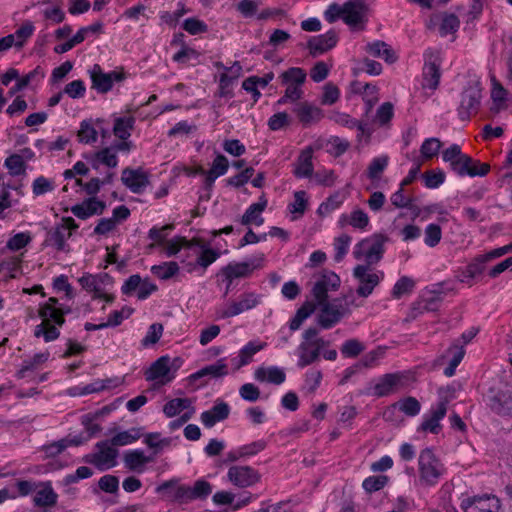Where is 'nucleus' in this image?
<instances>
[{"label":"nucleus","mask_w":512,"mask_h":512,"mask_svg":"<svg viewBox=\"0 0 512 512\" xmlns=\"http://www.w3.org/2000/svg\"><path fill=\"white\" fill-rule=\"evenodd\" d=\"M387 241V236L374 234L356 244L353 250V256L357 260L364 259V265H375L382 259L385 251L384 245Z\"/></svg>","instance_id":"1"},{"label":"nucleus","mask_w":512,"mask_h":512,"mask_svg":"<svg viewBox=\"0 0 512 512\" xmlns=\"http://www.w3.org/2000/svg\"><path fill=\"white\" fill-rule=\"evenodd\" d=\"M317 304L321 306L317 322L323 329H329L350 313L349 305L353 304V301H349L348 296L345 295L343 298H335L330 302L325 300Z\"/></svg>","instance_id":"2"},{"label":"nucleus","mask_w":512,"mask_h":512,"mask_svg":"<svg viewBox=\"0 0 512 512\" xmlns=\"http://www.w3.org/2000/svg\"><path fill=\"white\" fill-rule=\"evenodd\" d=\"M485 401L493 413L512 418V386L508 383L491 387Z\"/></svg>","instance_id":"3"},{"label":"nucleus","mask_w":512,"mask_h":512,"mask_svg":"<svg viewBox=\"0 0 512 512\" xmlns=\"http://www.w3.org/2000/svg\"><path fill=\"white\" fill-rule=\"evenodd\" d=\"M420 480L426 485H435L445 472L444 465L431 448L423 449L418 458Z\"/></svg>","instance_id":"4"},{"label":"nucleus","mask_w":512,"mask_h":512,"mask_svg":"<svg viewBox=\"0 0 512 512\" xmlns=\"http://www.w3.org/2000/svg\"><path fill=\"white\" fill-rule=\"evenodd\" d=\"M481 83L479 80H470L461 94L458 115L461 120H468L477 113L481 102Z\"/></svg>","instance_id":"5"},{"label":"nucleus","mask_w":512,"mask_h":512,"mask_svg":"<svg viewBox=\"0 0 512 512\" xmlns=\"http://www.w3.org/2000/svg\"><path fill=\"white\" fill-rule=\"evenodd\" d=\"M353 276L358 282L356 293L360 297L366 298L373 293L375 287L384 278V272L373 271L368 265H357L353 269Z\"/></svg>","instance_id":"6"},{"label":"nucleus","mask_w":512,"mask_h":512,"mask_svg":"<svg viewBox=\"0 0 512 512\" xmlns=\"http://www.w3.org/2000/svg\"><path fill=\"white\" fill-rule=\"evenodd\" d=\"M425 64L423 68V87L435 90L440 81V51L436 49H427L424 53Z\"/></svg>","instance_id":"7"},{"label":"nucleus","mask_w":512,"mask_h":512,"mask_svg":"<svg viewBox=\"0 0 512 512\" xmlns=\"http://www.w3.org/2000/svg\"><path fill=\"white\" fill-rule=\"evenodd\" d=\"M262 296L254 292L241 294L237 301L232 302L227 309L219 310L217 318L225 319L239 315L247 310L255 308L261 303Z\"/></svg>","instance_id":"8"},{"label":"nucleus","mask_w":512,"mask_h":512,"mask_svg":"<svg viewBox=\"0 0 512 512\" xmlns=\"http://www.w3.org/2000/svg\"><path fill=\"white\" fill-rule=\"evenodd\" d=\"M96 449L97 451L92 455V464L102 471L116 466L119 451L110 440L98 442Z\"/></svg>","instance_id":"9"},{"label":"nucleus","mask_w":512,"mask_h":512,"mask_svg":"<svg viewBox=\"0 0 512 512\" xmlns=\"http://www.w3.org/2000/svg\"><path fill=\"white\" fill-rule=\"evenodd\" d=\"M227 478L234 486L247 488L258 483L261 475L251 466L234 465L229 468Z\"/></svg>","instance_id":"10"},{"label":"nucleus","mask_w":512,"mask_h":512,"mask_svg":"<svg viewBox=\"0 0 512 512\" xmlns=\"http://www.w3.org/2000/svg\"><path fill=\"white\" fill-rule=\"evenodd\" d=\"M461 507L465 512H499L501 503L495 495H478L462 501Z\"/></svg>","instance_id":"11"},{"label":"nucleus","mask_w":512,"mask_h":512,"mask_svg":"<svg viewBox=\"0 0 512 512\" xmlns=\"http://www.w3.org/2000/svg\"><path fill=\"white\" fill-rule=\"evenodd\" d=\"M367 5L364 0H349L343 4V21L354 29H363Z\"/></svg>","instance_id":"12"},{"label":"nucleus","mask_w":512,"mask_h":512,"mask_svg":"<svg viewBox=\"0 0 512 512\" xmlns=\"http://www.w3.org/2000/svg\"><path fill=\"white\" fill-rule=\"evenodd\" d=\"M451 169L459 176H485L490 169L486 163H480L473 160L468 155L463 154L456 162L451 165Z\"/></svg>","instance_id":"13"},{"label":"nucleus","mask_w":512,"mask_h":512,"mask_svg":"<svg viewBox=\"0 0 512 512\" xmlns=\"http://www.w3.org/2000/svg\"><path fill=\"white\" fill-rule=\"evenodd\" d=\"M340 285V278L332 271H324L315 282L312 294L317 303H323L327 300L328 292L336 290Z\"/></svg>","instance_id":"14"},{"label":"nucleus","mask_w":512,"mask_h":512,"mask_svg":"<svg viewBox=\"0 0 512 512\" xmlns=\"http://www.w3.org/2000/svg\"><path fill=\"white\" fill-rule=\"evenodd\" d=\"M92 80V88L96 89L99 93H107L113 87L114 82L123 80L124 76L118 72L104 73L98 64L93 66L90 71Z\"/></svg>","instance_id":"15"},{"label":"nucleus","mask_w":512,"mask_h":512,"mask_svg":"<svg viewBox=\"0 0 512 512\" xmlns=\"http://www.w3.org/2000/svg\"><path fill=\"white\" fill-rule=\"evenodd\" d=\"M169 364L170 359L168 356L158 358L146 371V380L157 381V383L161 385L169 383L174 378Z\"/></svg>","instance_id":"16"},{"label":"nucleus","mask_w":512,"mask_h":512,"mask_svg":"<svg viewBox=\"0 0 512 512\" xmlns=\"http://www.w3.org/2000/svg\"><path fill=\"white\" fill-rule=\"evenodd\" d=\"M121 180L133 193L140 194L149 185L148 174L141 169L125 168Z\"/></svg>","instance_id":"17"},{"label":"nucleus","mask_w":512,"mask_h":512,"mask_svg":"<svg viewBox=\"0 0 512 512\" xmlns=\"http://www.w3.org/2000/svg\"><path fill=\"white\" fill-rule=\"evenodd\" d=\"M157 493H168V497L181 503L192 501L191 486L177 485L176 481L170 480L162 483L156 488Z\"/></svg>","instance_id":"18"},{"label":"nucleus","mask_w":512,"mask_h":512,"mask_svg":"<svg viewBox=\"0 0 512 512\" xmlns=\"http://www.w3.org/2000/svg\"><path fill=\"white\" fill-rule=\"evenodd\" d=\"M447 404V398L445 400H441L437 404V407L431 410L430 416L424 418L418 430L437 434L441 429L440 421L446 415Z\"/></svg>","instance_id":"19"},{"label":"nucleus","mask_w":512,"mask_h":512,"mask_svg":"<svg viewBox=\"0 0 512 512\" xmlns=\"http://www.w3.org/2000/svg\"><path fill=\"white\" fill-rule=\"evenodd\" d=\"M337 41V33L334 30H330L325 34L311 37L307 46L311 55L317 56L332 49L337 44Z\"/></svg>","instance_id":"20"},{"label":"nucleus","mask_w":512,"mask_h":512,"mask_svg":"<svg viewBox=\"0 0 512 512\" xmlns=\"http://www.w3.org/2000/svg\"><path fill=\"white\" fill-rule=\"evenodd\" d=\"M230 407L227 403L221 401L216 403L210 410L201 414V421L207 428L213 427L217 422L228 418Z\"/></svg>","instance_id":"21"},{"label":"nucleus","mask_w":512,"mask_h":512,"mask_svg":"<svg viewBox=\"0 0 512 512\" xmlns=\"http://www.w3.org/2000/svg\"><path fill=\"white\" fill-rule=\"evenodd\" d=\"M294 112L296 113L299 121L304 126H309L311 124L317 123L323 117V113L320 108L313 106L307 102L299 103L294 108Z\"/></svg>","instance_id":"22"},{"label":"nucleus","mask_w":512,"mask_h":512,"mask_svg":"<svg viewBox=\"0 0 512 512\" xmlns=\"http://www.w3.org/2000/svg\"><path fill=\"white\" fill-rule=\"evenodd\" d=\"M254 377L259 382H267L280 385L286 380V374L277 366L259 367L255 370Z\"/></svg>","instance_id":"23"},{"label":"nucleus","mask_w":512,"mask_h":512,"mask_svg":"<svg viewBox=\"0 0 512 512\" xmlns=\"http://www.w3.org/2000/svg\"><path fill=\"white\" fill-rule=\"evenodd\" d=\"M267 206V199L263 196L259 198L257 203L251 204L241 218L242 225H250L255 224L260 226L264 223V218L261 216V213L265 210Z\"/></svg>","instance_id":"24"},{"label":"nucleus","mask_w":512,"mask_h":512,"mask_svg":"<svg viewBox=\"0 0 512 512\" xmlns=\"http://www.w3.org/2000/svg\"><path fill=\"white\" fill-rule=\"evenodd\" d=\"M123 461L125 467L131 471L143 472L147 463L153 461V457L146 456L140 449L130 450L124 454Z\"/></svg>","instance_id":"25"},{"label":"nucleus","mask_w":512,"mask_h":512,"mask_svg":"<svg viewBox=\"0 0 512 512\" xmlns=\"http://www.w3.org/2000/svg\"><path fill=\"white\" fill-rule=\"evenodd\" d=\"M402 375L389 373L382 376L373 388L374 395L384 397L391 394L401 383Z\"/></svg>","instance_id":"26"},{"label":"nucleus","mask_w":512,"mask_h":512,"mask_svg":"<svg viewBox=\"0 0 512 512\" xmlns=\"http://www.w3.org/2000/svg\"><path fill=\"white\" fill-rule=\"evenodd\" d=\"M228 374L227 364L225 359H219L216 363L207 365L197 372L190 375L191 381H196L203 377L220 378Z\"/></svg>","instance_id":"27"},{"label":"nucleus","mask_w":512,"mask_h":512,"mask_svg":"<svg viewBox=\"0 0 512 512\" xmlns=\"http://www.w3.org/2000/svg\"><path fill=\"white\" fill-rule=\"evenodd\" d=\"M334 121L349 129H357V138L360 140L363 136L369 137L371 135V129L367 123H363L356 119H353L350 115L345 113H337L333 117Z\"/></svg>","instance_id":"28"},{"label":"nucleus","mask_w":512,"mask_h":512,"mask_svg":"<svg viewBox=\"0 0 512 512\" xmlns=\"http://www.w3.org/2000/svg\"><path fill=\"white\" fill-rule=\"evenodd\" d=\"M365 49L370 55L382 58L389 64H392L397 60V56L393 49L384 41L377 40L372 43H368Z\"/></svg>","instance_id":"29"},{"label":"nucleus","mask_w":512,"mask_h":512,"mask_svg":"<svg viewBox=\"0 0 512 512\" xmlns=\"http://www.w3.org/2000/svg\"><path fill=\"white\" fill-rule=\"evenodd\" d=\"M42 488L38 490L33 498L37 507H51L57 502V494L54 492L50 482L41 483Z\"/></svg>","instance_id":"30"},{"label":"nucleus","mask_w":512,"mask_h":512,"mask_svg":"<svg viewBox=\"0 0 512 512\" xmlns=\"http://www.w3.org/2000/svg\"><path fill=\"white\" fill-rule=\"evenodd\" d=\"M58 302L57 298H49L47 303L40 308L39 315L44 321H53L55 324L62 326L65 319L62 318L61 313L57 312L59 308L57 307Z\"/></svg>","instance_id":"31"},{"label":"nucleus","mask_w":512,"mask_h":512,"mask_svg":"<svg viewBox=\"0 0 512 512\" xmlns=\"http://www.w3.org/2000/svg\"><path fill=\"white\" fill-rule=\"evenodd\" d=\"M312 173V149L309 147L299 155L297 163L295 164L294 174L298 178H305L311 176Z\"/></svg>","instance_id":"32"},{"label":"nucleus","mask_w":512,"mask_h":512,"mask_svg":"<svg viewBox=\"0 0 512 512\" xmlns=\"http://www.w3.org/2000/svg\"><path fill=\"white\" fill-rule=\"evenodd\" d=\"M193 247L197 246L201 249L200 254L197 257L196 263L203 267L207 268L209 265H211L213 262H215L218 257L220 256V253L214 249L209 248L202 240L193 238Z\"/></svg>","instance_id":"33"},{"label":"nucleus","mask_w":512,"mask_h":512,"mask_svg":"<svg viewBox=\"0 0 512 512\" xmlns=\"http://www.w3.org/2000/svg\"><path fill=\"white\" fill-rule=\"evenodd\" d=\"M298 367L304 368L314 363L320 356L319 348L313 347L311 342L303 341L298 347Z\"/></svg>","instance_id":"34"},{"label":"nucleus","mask_w":512,"mask_h":512,"mask_svg":"<svg viewBox=\"0 0 512 512\" xmlns=\"http://www.w3.org/2000/svg\"><path fill=\"white\" fill-rule=\"evenodd\" d=\"M253 268L247 262L241 263H229L227 266L223 267L221 272L224 275L225 279L229 281V284H232V281L235 278L247 277Z\"/></svg>","instance_id":"35"},{"label":"nucleus","mask_w":512,"mask_h":512,"mask_svg":"<svg viewBox=\"0 0 512 512\" xmlns=\"http://www.w3.org/2000/svg\"><path fill=\"white\" fill-rule=\"evenodd\" d=\"M108 280H110L108 274L92 275L87 273L79 278L78 281L83 289L88 292H94V294H97L101 289V285L105 284V281Z\"/></svg>","instance_id":"36"},{"label":"nucleus","mask_w":512,"mask_h":512,"mask_svg":"<svg viewBox=\"0 0 512 512\" xmlns=\"http://www.w3.org/2000/svg\"><path fill=\"white\" fill-rule=\"evenodd\" d=\"M100 164L114 168L118 164V158L112 148H104L95 153L91 159V165L94 169H98Z\"/></svg>","instance_id":"37"},{"label":"nucleus","mask_w":512,"mask_h":512,"mask_svg":"<svg viewBox=\"0 0 512 512\" xmlns=\"http://www.w3.org/2000/svg\"><path fill=\"white\" fill-rule=\"evenodd\" d=\"M441 301L442 297L440 293L430 291L423 295L419 302L414 304L413 310H419L420 313L424 311H436Z\"/></svg>","instance_id":"38"},{"label":"nucleus","mask_w":512,"mask_h":512,"mask_svg":"<svg viewBox=\"0 0 512 512\" xmlns=\"http://www.w3.org/2000/svg\"><path fill=\"white\" fill-rule=\"evenodd\" d=\"M134 123L135 118L131 116L116 118L113 126L114 135L121 140H127L131 135Z\"/></svg>","instance_id":"39"},{"label":"nucleus","mask_w":512,"mask_h":512,"mask_svg":"<svg viewBox=\"0 0 512 512\" xmlns=\"http://www.w3.org/2000/svg\"><path fill=\"white\" fill-rule=\"evenodd\" d=\"M72 235L71 232H65V227H55L48 232L46 242L56 247L59 251L66 250V240Z\"/></svg>","instance_id":"40"},{"label":"nucleus","mask_w":512,"mask_h":512,"mask_svg":"<svg viewBox=\"0 0 512 512\" xmlns=\"http://www.w3.org/2000/svg\"><path fill=\"white\" fill-rule=\"evenodd\" d=\"M179 272V265L175 261L163 262L151 267V273L161 280H168Z\"/></svg>","instance_id":"41"},{"label":"nucleus","mask_w":512,"mask_h":512,"mask_svg":"<svg viewBox=\"0 0 512 512\" xmlns=\"http://www.w3.org/2000/svg\"><path fill=\"white\" fill-rule=\"evenodd\" d=\"M193 401L190 398H174L168 401L163 407V413L166 417L172 418L181 413L186 408H190Z\"/></svg>","instance_id":"42"},{"label":"nucleus","mask_w":512,"mask_h":512,"mask_svg":"<svg viewBox=\"0 0 512 512\" xmlns=\"http://www.w3.org/2000/svg\"><path fill=\"white\" fill-rule=\"evenodd\" d=\"M307 74L302 68L292 67L284 71L280 75L282 84L284 85H300L306 81Z\"/></svg>","instance_id":"43"},{"label":"nucleus","mask_w":512,"mask_h":512,"mask_svg":"<svg viewBox=\"0 0 512 512\" xmlns=\"http://www.w3.org/2000/svg\"><path fill=\"white\" fill-rule=\"evenodd\" d=\"M316 305L312 302H305L297 311L295 316L291 319L289 327L291 331H296L300 328L304 320L312 315L315 311Z\"/></svg>","instance_id":"44"},{"label":"nucleus","mask_w":512,"mask_h":512,"mask_svg":"<svg viewBox=\"0 0 512 512\" xmlns=\"http://www.w3.org/2000/svg\"><path fill=\"white\" fill-rule=\"evenodd\" d=\"M141 435V428H131L129 430L117 433L110 439V441L115 447L125 446L137 441Z\"/></svg>","instance_id":"45"},{"label":"nucleus","mask_w":512,"mask_h":512,"mask_svg":"<svg viewBox=\"0 0 512 512\" xmlns=\"http://www.w3.org/2000/svg\"><path fill=\"white\" fill-rule=\"evenodd\" d=\"M164 245L165 254L168 257L176 255L181 248L191 249L193 247L192 240H187L185 237H174L171 240L165 241L162 243Z\"/></svg>","instance_id":"46"},{"label":"nucleus","mask_w":512,"mask_h":512,"mask_svg":"<svg viewBox=\"0 0 512 512\" xmlns=\"http://www.w3.org/2000/svg\"><path fill=\"white\" fill-rule=\"evenodd\" d=\"M365 350V345L356 338L346 340L340 348L341 354L347 358H355Z\"/></svg>","instance_id":"47"},{"label":"nucleus","mask_w":512,"mask_h":512,"mask_svg":"<svg viewBox=\"0 0 512 512\" xmlns=\"http://www.w3.org/2000/svg\"><path fill=\"white\" fill-rule=\"evenodd\" d=\"M34 335L36 337L43 336L46 342H50L59 337L60 331L56 326L51 325L50 321L43 320L41 324L36 326Z\"/></svg>","instance_id":"48"},{"label":"nucleus","mask_w":512,"mask_h":512,"mask_svg":"<svg viewBox=\"0 0 512 512\" xmlns=\"http://www.w3.org/2000/svg\"><path fill=\"white\" fill-rule=\"evenodd\" d=\"M5 167L9 170L12 176H19L25 174L26 165L23 157L19 154H12L5 159Z\"/></svg>","instance_id":"49"},{"label":"nucleus","mask_w":512,"mask_h":512,"mask_svg":"<svg viewBox=\"0 0 512 512\" xmlns=\"http://www.w3.org/2000/svg\"><path fill=\"white\" fill-rule=\"evenodd\" d=\"M453 351H454L453 357L450 360L449 365L444 370V374L447 377H452L455 374V370H456L457 366L461 363V361L464 357V354H465V350H464L463 346L452 345L448 349V352H453Z\"/></svg>","instance_id":"50"},{"label":"nucleus","mask_w":512,"mask_h":512,"mask_svg":"<svg viewBox=\"0 0 512 512\" xmlns=\"http://www.w3.org/2000/svg\"><path fill=\"white\" fill-rule=\"evenodd\" d=\"M389 158L386 155L374 158L368 166L367 175L371 180L379 179L388 165Z\"/></svg>","instance_id":"51"},{"label":"nucleus","mask_w":512,"mask_h":512,"mask_svg":"<svg viewBox=\"0 0 512 512\" xmlns=\"http://www.w3.org/2000/svg\"><path fill=\"white\" fill-rule=\"evenodd\" d=\"M396 406L405 415L411 416V417L419 414L420 409H421V405H420L419 401L416 398L411 397V396L399 400L396 403Z\"/></svg>","instance_id":"52"},{"label":"nucleus","mask_w":512,"mask_h":512,"mask_svg":"<svg viewBox=\"0 0 512 512\" xmlns=\"http://www.w3.org/2000/svg\"><path fill=\"white\" fill-rule=\"evenodd\" d=\"M187 13L184 4L178 3V8L174 12H162L160 14V19L163 23L169 25L174 28L177 26L180 18Z\"/></svg>","instance_id":"53"},{"label":"nucleus","mask_w":512,"mask_h":512,"mask_svg":"<svg viewBox=\"0 0 512 512\" xmlns=\"http://www.w3.org/2000/svg\"><path fill=\"white\" fill-rule=\"evenodd\" d=\"M34 25L30 21H26L22 24L20 28H18L13 35H15V43L14 46L17 48H21L26 40L30 38L34 32Z\"/></svg>","instance_id":"54"},{"label":"nucleus","mask_w":512,"mask_h":512,"mask_svg":"<svg viewBox=\"0 0 512 512\" xmlns=\"http://www.w3.org/2000/svg\"><path fill=\"white\" fill-rule=\"evenodd\" d=\"M415 286L413 279L407 276L401 277L394 285L392 295L399 299L402 295L410 293Z\"/></svg>","instance_id":"55"},{"label":"nucleus","mask_w":512,"mask_h":512,"mask_svg":"<svg viewBox=\"0 0 512 512\" xmlns=\"http://www.w3.org/2000/svg\"><path fill=\"white\" fill-rule=\"evenodd\" d=\"M163 330V325L160 323H153L150 325L146 336L141 341L142 346L148 347L156 344L160 340Z\"/></svg>","instance_id":"56"},{"label":"nucleus","mask_w":512,"mask_h":512,"mask_svg":"<svg viewBox=\"0 0 512 512\" xmlns=\"http://www.w3.org/2000/svg\"><path fill=\"white\" fill-rule=\"evenodd\" d=\"M49 354L48 353H38L35 354L33 359L30 361H25L17 372L18 378H25L29 371H33L38 364H41L47 361Z\"/></svg>","instance_id":"57"},{"label":"nucleus","mask_w":512,"mask_h":512,"mask_svg":"<svg viewBox=\"0 0 512 512\" xmlns=\"http://www.w3.org/2000/svg\"><path fill=\"white\" fill-rule=\"evenodd\" d=\"M441 146L438 138H428L423 142L420 151L424 158L431 159L439 153Z\"/></svg>","instance_id":"58"},{"label":"nucleus","mask_w":512,"mask_h":512,"mask_svg":"<svg viewBox=\"0 0 512 512\" xmlns=\"http://www.w3.org/2000/svg\"><path fill=\"white\" fill-rule=\"evenodd\" d=\"M78 137L80 142L86 144L94 143L97 140V131L90 122L84 120L81 122L80 130L78 131Z\"/></svg>","instance_id":"59"},{"label":"nucleus","mask_w":512,"mask_h":512,"mask_svg":"<svg viewBox=\"0 0 512 512\" xmlns=\"http://www.w3.org/2000/svg\"><path fill=\"white\" fill-rule=\"evenodd\" d=\"M288 208L291 213L302 216L307 208L306 192L296 191L294 193V201L289 204Z\"/></svg>","instance_id":"60"},{"label":"nucleus","mask_w":512,"mask_h":512,"mask_svg":"<svg viewBox=\"0 0 512 512\" xmlns=\"http://www.w3.org/2000/svg\"><path fill=\"white\" fill-rule=\"evenodd\" d=\"M388 482V477L385 475L370 476L366 478L362 486L368 493L376 492L382 489Z\"/></svg>","instance_id":"61"},{"label":"nucleus","mask_w":512,"mask_h":512,"mask_svg":"<svg viewBox=\"0 0 512 512\" xmlns=\"http://www.w3.org/2000/svg\"><path fill=\"white\" fill-rule=\"evenodd\" d=\"M425 186L430 189L438 188L445 180V174L441 170H431L423 174Z\"/></svg>","instance_id":"62"},{"label":"nucleus","mask_w":512,"mask_h":512,"mask_svg":"<svg viewBox=\"0 0 512 512\" xmlns=\"http://www.w3.org/2000/svg\"><path fill=\"white\" fill-rule=\"evenodd\" d=\"M192 498L196 499H206L212 492V486L209 482L205 480H197L193 486H191Z\"/></svg>","instance_id":"63"},{"label":"nucleus","mask_w":512,"mask_h":512,"mask_svg":"<svg viewBox=\"0 0 512 512\" xmlns=\"http://www.w3.org/2000/svg\"><path fill=\"white\" fill-rule=\"evenodd\" d=\"M460 22L455 14H445L440 25V34L446 36L458 30Z\"/></svg>","instance_id":"64"}]
</instances>
